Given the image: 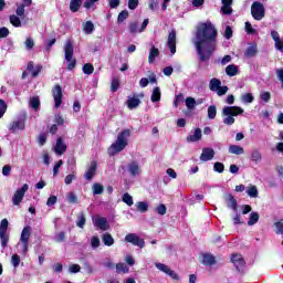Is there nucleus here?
Listing matches in <instances>:
<instances>
[{
    "label": "nucleus",
    "mask_w": 283,
    "mask_h": 283,
    "mask_svg": "<svg viewBox=\"0 0 283 283\" xmlns=\"http://www.w3.org/2000/svg\"><path fill=\"white\" fill-rule=\"evenodd\" d=\"M93 224L96 229H99V231H109V221H107L105 217H93Z\"/></svg>",
    "instance_id": "f8f14e48"
},
{
    "label": "nucleus",
    "mask_w": 283,
    "mask_h": 283,
    "mask_svg": "<svg viewBox=\"0 0 283 283\" xmlns=\"http://www.w3.org/2000/svg\"><path fill=\"white\" fill-rule=\"evenodd\" d=\"M251 14L255 21H262L265 14L264 4L261 2H253L251 6Z\"/></svg>",
    "instance_id": "1a4fd4ad"
},
{
    "label": "nucleus",
    "mask_w": 283,
    "mask_h": 283,
    "mask_svg": "<svg viewBox=\"0 0 283 283\" xmlns=\"http://www.w3.org/2000/svg\"><path fill=\"white\" fill-rule=\"evenodd\" d=\"M155 266L158 271H160L161 273H165L166 275L171 277V280H180L178 274L174 270H171V268H169V265L160 263V262H156Z\"/></svg>",
    "instance_id": "9b49d317"
},
{
    "label": "nucleus",
    "mask_w": 283,
    "mask_h": 283,
    "mask_svg": "<svg viewBox=\"0 0 283 283\" xmlns=\"http://www.w3.org/2000/svg\"><path fill=\"white\" fill-rule=\"evenodd\" d=\"M96 161H92L87 171L84 175L85 180H92L96 176Z\"/></svg>",
    "instance_id": "4be33fe9"
},
{
    "label": "nucleus",
    "mask_w": 283,
    "mask_h": 283,
    "mask_svg": "<svg viewBox=\"0 0 283 283\" xmlns=\"http://www.w3.org/2000/svg\"><path fill=\"white\" fill-rule=\"evenodd\" d=\"M214 156H216V150H213V148L206 147L202 149V153L200 155V160L202 163H209V160H213Z\"/></svg>",
    "instance_id": "2eb2a0df"
},
{
    "label": "nucleus",
    "mask_w": 283,
    "mask_h": 283,
    "mask_svg": "<svg viewBox=\"0 0 283 283\" xmlns=\"http://www.w3.org/2000/svg\"><path fill=\"white\" fill-rule=\"evenodd\" d=\"M198 140H202V130L200 128H197L193 134L187 137V143H198Z\"/></svg>",
    "instance_id": "aec40b11"
},
{
    "label": "nucleus",
    "mask_w": 283,
    "mask_h": 283,
    "mask_svg": "<svg viewBox=\"0 0 283 283\" xmlns=\"http://www.w3.org/2000/svg\"><path fill=\"white\" fill-rule=\"evenodd\" d=\"M11 134H19L25 129V117H18L8 125Z\"/></svg>",
    "instance_id": "423d86ee"
},
{
    "label": "nucleus",
    "mask_w": 283,
    "mask_h": 283,
    "mask_svg": "<svg viewBox=\"0 0 283 283\" xmlns=\"http://www.w3.org/2000/svg\"><path fill=\"white\" fill-rule=\"evenodd\" d=\"M122 201L125 202L128 207H132L134 205V197L129 195L128 192H125L122 197Z\"/></svg>",
    "instance_id": "a18cd8bd"
},
{
    "label": "nucleus",
    "mask_w": 283,
    "mask_h": 283,
    "mask_svg": "<svg viewBox=\"0 0 283 283\" xmlns=\"http://www.w3.org/2000/svg\"><path fill=\"white\" fill-rule=\"evenodd\" d=\"M64 59L66 61V70L70 72L76 67V59H74V43L67 40L64 44Z\"/></svg>",
    "instance_id": "20e7f679"
},
{
    "label": "nucleus",
    "mask_w": 283,
    "mask_h": 283,
    "mask_svg": "<svg viewBox=\"0 0 283 283\" xmlns=\"http://www.w3.org/2000/svg\"><path fill=\"white\" fill-rule=\"evenodd\" d=\"M167 46L170 50V54H176V31H171L168 35Z\"/></svg>",
    "instance_id": "a211bd4d"
},
{
    "label": "nucleus",
    "mask_w": 283,
    "mask_h": 283,
    "mask_svg": "<svg viewBox=\"0 0 283 283\" xmlns=\"http://www.w3.org/2000/svg\"><path fill=\"white\" fill-rule=\"evenodd\" d=\"M28 189H30V186L24 184L21 188L14 191L12 197V205H14V207H19L21 202H23V198H25Z\"/></svg>",
    "instance_id": "6e6552de"
},
{
    "label": "nucleus",
    "mask_w": 283,
    "mask_h": 283,
    "mask_svg": "<svg viewBox=\"0 0 283 283\" xmlns=\"http://www.w3.org/2000/svg\"><path fill=\"white\" fill-rule=\"evenodd\" d=\"M271 38L274 41L275 50H277L279 52H283V40L281 39L280 33L275 30H272Z\"/></svg>",
    "instance_id": "dca6fc26"
},
{
    "label": "nucleus",
    "mask_w": 283,
    "mask_h": 283,
    "mask_svg": "<svg viewBox=\"0 0 283 283\" xmlns=\"http://www.w3.org/2000/svg\"><path fill=\"white\" fill-rule=\"evenodd\" d=\"M66 200L71 205H76V202H78V197H76V193H74V192H69L66 195Z\"/></svg>",
    "instance_id": "8fccbe9b"
},
{
    "label": "nucleus",
    "mask_w": 283,
    "mask_h": 283,
    "mask_svg": "<svg viewBox=\"0 0 283 283\" xmlns=\"http://www.w3.org/2000/svg\"><path fill=\"white\" fill-rule=\"evenodd\" d=\"M129 136H132V130L124 129L117 135L116 142H114L108 148L109 156H116V154H120L127 145H129Z\"/></svg>",
    "instance_id": "f03ea898"
},
{
    "label": "nucleus",
    "mask_w": 283,
    "mask_h": 283,
    "mask_svg": "<svg viewBox=\"0 0 283 283\" xmlns=\"http://www.w3.org/2000/svg\"><path fill=\"white\" fill-rule=\"evenodd\" d=\"M128 17H129V11L127 10L122 11L117 17V23H123V21L127 20Z\"/></svg>",
    "instance_id": "5fc2aeb1"
},
{
    "label": "nucleus",
    "mask_w": 283,
    "mask_h": 283,
    "mask_svg": "<svg viewBox=\"0 0 283 283\" xmlns=\"http://www.w3.org/2000/svg\"><path fill=\"white\" fill-rule=\"evenodd\" d=\"M273 227L276 235H283V219L275 221Z\"/></svg>",
    "instance_id": "58836bf2"
},
{
    "label": "nucleus",
    "mask_w": 283,
    "mask_h": 283,
    "mask_svg": "<svg viewBox=\"0 0 283 283\" xmlns=\"http://www.w3.org/2000/svg\"><path fill=\"white\" fill-rule=\"evenodd\" d=\"M103 191H104L103 185H101V184H94L93 185L94 196H101V193H103Z\"/></svg>",
    "instance_id": "603ef678"
},
{
    "label": "nucleus",
    "mask_w": 283,
    "mask_h": 283,
    "mask_svg": "<svg viewBox=\"0 0 283 283\" xmlns=\"http://www.w3.org/2000/svg\"><path fill=\"white\" fill-rule=\"evenodd\" d=\"M81 6H83V0H71L70 2L71 12H78V10H81Z\"/></svg>",
    "instance_id": "c85d7f7f"
},
{
    "label": "nucleus",
    "mask_w": 283,
    "mask_h": 283,
    "mask_svg": "<svg viewBox=\"0 0 283 283\" xmlns=\"http://www.w3.org/2000/svg\"><path fill=\"white\" fill-rule=\"evenodd\" d=\"M245 193L249 196V198H258V187H255L254 185L248 186Z\"/></svg>",
    "instance_id": "2f4dec72"
},
{
    "label": "nucleus",
    "mask_w": 283,
    "mask_h": 283,
    "mask_svg": "<svg viewBox=\"0 0 283 283\" xmlns=\"http://www.w3.org/2000/svg\"><path fill=\"white\" fill-rule=\"evenodd\" d=\"M202 264L206 266H211V264H216V258L211 254H203Z\"/></svg>",
    "instance_id": "c9c22d12"
},
{
    "label": "nucleus",
    "mask_w": 283,
    "mask_h": 283,
    "mask_svg": "<svg viewBox=\"0 0 283 283\" xmlns=\"http://www.w3.org/2000/svg\"><path fill=\"white\" fill-rule=\"evenodd\" d=\"M53 98H54L55 107L56 108L61 107L63 103V90L61 88V85L54 86Z\"/></svg>",
    "instance_id": "4468645a"
},
{
    "label": "nucleus",
    "mask_w": 283,
    "mask_h": 283,
    "mask_svg": "<svg viewBox=\"0 0 283 283\" xmlns=\"http://www.w3.org/2000/svg\"><path fill=\"white\" fill-rule=\"evenodd\" d=\"M55 242H65V232H59L54 238Z\"/></svg>",
    "instance_id": "69168bd1"
},
{
    "label": "nucleus",
    "mask_w": 283,
    "mask_h": 283,
    "mask_svg": "<svg viewBox=\"0 0 283 283\" xmlns=\"http://www.w3.org/2000/svg\"><path fill=\"white\" fill-rule=\"evenodd\" d=\"M88 242H90L91 248L93 249V251H96V249H98V247H101V238H98L97 235L91 237Z\"/></svg>",
    "instance_id": "4c0bfd02"
},
{
    "label": "nucleus",
    "mask_w": 283,
    "mask_h": 283,
    "mask_svg": "<svg viewBox=\"0 0 283 283\" xmlns=\"http://www.w3.org/2000/svg\"><path fill=\"white\" fill-rule=\"evenodd\" d=\"M253 101H255V97L251 93H244L241 95V103H243L244 105H249L253 103Z\"/></svg>",
    "instance_id": "473e14b6"
},
{
    "label": "nucleus",
    "mask_w": 283,
    "mask_h": 283,
    "mask_svg": "<svg viewBox=\"0 0 283 283\" xmlns=\"http://www.w3.org/2000/svg\"><path fill=\"white\" fill-rule=\"evenodd\" d=\"M84 74H94V65L87 63L83 66Z\"/></svg>",
    "instance_id": "bf43d9fd"
},
{
    "label": "nucleus",
    "mask_w": 283,
    "mask_h": 283,
    "mask_svg": "<svg viewBox=\"0 0 283 283\" xmlns=\"http://www.w3.org/2000/svg\"><path fill=\"white\" fill-rule=\"evenodd\" d=\"M24 45L27 50H32V48H34V40L32 38H27Z\"/></svg>",
    "instance_id": "e2e57ef3"
},
{
    "label": "nucleus",
    "mask_w": 283,
    "mask_h": 283,
    "mask_svg": "<svg viewBox=\"0 0 283 283\" xmlns=\"http://www.w3.org/2000/svg\"><path fill=\"white\" fill-rule=\"evenodd\" d=\"M221 114L223 116L224 125H233L235 123V116L244 114V109L240 106H224Z\"/></svg>",
    "instance_id": "7ed1b4c3"
},
{
    "label": "nucleus",
    "mask_w": 283,
    "mask_h": 283,
    "mask_svg": "<svg viewBox=\"0 0 283 283\" xmlns=\"http://www.w3.org/2000/svg\"><path fill=\"white\" fill-rule=\"evenodd\" d=\"M251 160H253V163H260V160H262V155L260 151L254 150L251 155Z\"/></svg>",
    "instance_id": "052dcab7"
},
{
    "label": "nucleus",
    "mask_w": 283,
    "mask_h": 283,
    "mask_svg": "<svg viewBox=\"0 0 283 283\" xmlns=\"http://www.w3.org/2000/svg\"><path fill=\"white\" fill-rule=\"evenodd\" d=\"M57 198L56 196H51L49 197L48 201H46V206L48 207H54V203L57 202Z\"/></svg>",
    "instance_id": "338daca9"
},
{
    "label": "nucleus",
    "mask_w": 283,
    "mask_h": 283,
    "mask_svg": "<svg viewBox=\"0 0 283 283\" xmlns=\"http://www.w3.org/2000/svg\"><path fill=\"white\" fill-rule=\"evenodd\" d=\"M245 56L248 59H251L258 54V45L256 44H250L247 50L244 51Z\"/></svg>",
    "instance_id": "a878e982"
},
{
    "label": "nucleus",
    "mask_w": 283,
    "mask_h": 283,
    "mask_svg": "<svg viewBox=\"0 0 283 283\" xmlns=\"http://www.w3.org/2000/svg\"><path fill=\"white\" fill-rule=\"evenodd\" d=\"M213 171H216L217 174H223L224 172V164L217 161L213 165Z\"/></svg>",
    "instance_id": "864d4df0"
},
{
    "label": "nucleus",
    "mask_w": 283,
    "mask_h": 283,
    "mask_svg": "<svg viewBox=\"0 0 283 283\" xmlns=\"http://www.w3.org/2000/svg\"><path fill=\"white\" fill-rule=\"evenodd\" d=\"M9 224L8 219H2L0 222V240L2 249L8 247V240H10V234H8Z\"/></svg>",
    "instance_id": "0eeeda50"
},
{
    "label": "nucleus",
    "mask_w": 283,
    "mask_h": 283,
    "mask_svg": "<svg viewBox=\"0 0 283 283\" xmlns=\"http://www.w3.org/2000/svg\"><path fill=\"white\" fill-rule=\"evenodd\" d=\"M9 21L13 28H21V18L19 15H10Z\"/></svg>",
    "instance_id": "79ce46f5"
},
{
    "label": "nucleus",
    "mask_w": 283,
    "mask_h": 283,
    "mask_svg": "<svg viewBox=\"0 0 283 283\" xmlns=\"http://www.w3.org/2000/svg\"><path fill=\"white\" fill-rule=\"evenodd\" d=\"M118 87H120V81L117 77H115L113 78L111 84V92H118Z\"/></svg>",
    "instance_id": "6e6d98bb"
},
{
    "label": "nucleus",
    "mask_w": 283,
    "mask_h": 283,
    "mask_svg": "<svg viewBox=\"0 0 283 283\" xmlns=\"http://www.w3.org/2000/svg\"><path fill=\"white\" fill-rule=\"evenodd\" d=\"M259 220H260V214L258 212H251L248 220V226L253 227L254 224H258Z\"/></svg>",
    "instance_id": "e433bc0d"
},
{
    "label": "nucleus",
    "mask_w": 283,
    "mask_h": 283,
    "mask_svg": "<svg viewBox=\"0 0 283 283\" xmlns=\"http://www.w3.org/2000/svg\"><path fill=\"white\" fill-rule=\"evenodd\" d=\"M192 44L200 61H209L218 48V29L211 20L199 22L196 27Z\"/></svg>",
    "instance_id": "f257e3e1"
},
{
    "label": "nucleus",
    "mask_w": 283,
    "mask_h": 283,
    "mask_svg": "<svg viewBox=\"0 0 283 283\" xmlns=\"http://www.w3.org/2000/svg\"><path fill=\"white\" fill-rule=\"evenodd\" d=\"M159 54H160V51L156 49V46H153L149 51L148 63H154V61H156Z\"/></svg>",
    "instance_id": "f704fd0d"
},
{
    "label": "nucleus",
    "mask_w": 283,
    "mask_h": 283,
    "mask_svg": "<svg viewBox=\"0 0 283 283\" xmlns=\"http://www.w3.org/2000/svg\"><path fill=\"white\" fill-rule=\"evenodd\" d=\"M260 101L262 103H269V101H271V93L265 91V92H261L260 93Z\"/></svg>",
    "instance_id": "3c124183"
},
{
    "label": "nucleus",
    "mask_w": 283,
    "mask_h": 283,
    "mask_svg": "<svg viewBox=\"0 0 283 283\" xmlns=\"http://www.w3.org/2000/svg\"><path fill=\"white\" fill-rule=\"evenodd\" d=\"M156 211L159 216H165V213H167V207L161 203L157 206Z\"/></svg>",
    "instance_id": "680f3d73"
},
{
    "label": "nucleus",
    "mask_w": 283,
    "mask_h": 283,
    "mask_svg": "<svg viewBox=\"0 0 283 283\" xmlns=\"http://www.w3.org/2000/svg\"><path fill=\"white\" fill-rule=\"evenodd\" d=\"M160 97H161L160 87H155L153 90V93H151V96H150L151 103H159Z\"/></svg>",
    "instance_id": "72a5a7b5"
},
{
    "label": "nucleus",
    "mask_w": 283,
    "mask_h": 283,
    "mask_svg": "<svg viewBox=\"0 0 283 283\" xmlns=\"http://www.w3.org/2000/svg\"><path fill=\"white\" fill-rule=\"evenodd\" d=\"M80 272H81V265L72 264L69 266V273H80Z\"/></svg>",
    "instance_id": "0e129e2a"
},
{
    "label": "nucleus",
    "mask_w": 283,
    "mask_h": 283,
    "mask_svg": "<svg viewBox=\"0 0 283 283\" xmlns=\"http://www.w3.org/2000/svg\"><path fill=\"white\" fill-rule=\"evenodd\" d=\"M126 104H127L128 109H136V107H138L140 105V99L136 96L128 97Z\"/></svg>",
    "instance_id": "393cba45"
},
{
    "label": "nucleus",
    "mask_w": 283,
    "mask_h": 283,
    "mask_svg": "<svg viewBox=\"0 0 283 283\" xmlns=\"http://www.w3.org/2000/svg\"><path fill=\"white\" fill-rule=\"evenodd\" d=\"M137 32H140V28H138V22H132L129 24V33L137 34Z\"/></svg>",
    "instance_id": "4d7b16f0"
},
{
    "label": "nucleus",
    "mask_w": 283,
    "mask_h": 283,
    "mask_svg": "<svg viewBox=\"0 0 283 283\" xmlns=\"http://www.w3.org/2000/svg\"><path fill=\"white\" fill-rule=\"evenodd\" d=\"M276 76H277L279 81H281V85L283 87V69L276 70Z\"/></svg>",
    "instance_id": "774afa93"
},
{
    "label": "nucleus",
    "mask_w": 283,
    "mask_h": 283,
    "mask_svg": "<svg viewBox=\"0 0 283 283\" xmlns=\"http://www.w3.org/2000/svg\"><path fill=\"white\" fill-rule=\"evenodd\" d=\"M30 107L36 112L39 107H41V99H39V97H31Z\"/></svg>",
    "instance_id": "c03bdc74"
},
{
    "label": "nucleus",
    "mask_w": 283,
    "mask_h": 283,
    "mask_svg": "<svg viewBox=\"0 0 283 283\" xmlns=\"http://www.w3.org/2000/svg\"><path fill=\"white\" fill-rule=\"evenodd\" d=\"M137 211H139L140 213H147L148 209H149V203H147V201H138L135 205Z\"/></svg>",
    "instance_id": "7c9ffc66"
},
{
    "label": "nucleus",
    "mask_w": 283,
    "mask_h": 283,
    "mask_svg": "<svg viewBox=\"0 0 283 283\" xmlns=\"http://www.w3.org/2000/svg\"><path fill=\"white\" fill-rule=\"evenodd\" d=\"M226 74L228 76H235L238 74V66L235 64H230L226 67Z\"/></svg>",
    "instance_id": "ea45409f"
},
{
    "label": "nucleus",
    "mask_w": 283,
    "mask_h": 283,
    "mask_svg": "<svg viewBox=\"0 0 283 283\" xmlns=\"http://www.w3.org/2000/svg\"><path fill=\"white\" fill-rule=\"evenodd\" d=\"M229 154H234L235 156H241V154H244V148H242L239 145H230Z\"/></svg>",
    "instance_id": "cd10ccee"
},
{
    "label": "nucleus",
    "mask_w": 283,
    "mask_h": 283,
    "mask_svg": "<svg viewBox=\"0 0 283 283\" xmlns=\"http://www.w3.org/2000/svg\"><path fill=\"white\" fill-rule=\"evenodd\" d=\"M54 151L57 156H63L64 151H67V146L63 143V138H57L56 144L54 146Z\"/></svg>",
    "instance_id": "6ab92c4d"
},
{
    "label": "nucleus",
    "mask_w": 283,
    "mask_h": 283,
    "mask_svg": "<svg viewBox=\"0 0 283 283\" xmlns=\"http://www.w3.org/2000/svg\"><path fill=\"white\" fill-rule=\"evenodd\" d=\"M102 241L105 247H114V237H112L108 232L102 235Z\"/></svg>",
    "instance_id": "bb28decb"
},
{
    "label": "nucleus",
    "mask_w": 283,
    "mask_h": 283,
    "mask_svg": "<svg viewBox=\"0 0 283 283\" xmlns=\"http://www.w3.org/2000/svg\"><path fill=\"white\" fill-rule=\"evenodd\" d=\"M231 262L234 264L237 271H242V269H244L245 262L242 254H233L231 256Z\"/></svg>",
    "instance_id": "f3484780"
},
{
    "label": "nucleus",
    "mask_w": 283,
    "mask_h": 283,
    "mask_svg": "<svg viewBox=\"0 0 283 283\" xmlns=\"http://www.w3.org/2000/svg\"><path fill=\"white\" fill-rule=\"evenodd\" d=\"M127 171L132 176V178H138L143 174V169L137 161H132L127 165Z\"/></svg>",
    "instance_id": "ddd939ff"
},
{
    "label": "nucleus",
    "mask_w": 283,
    "mask_h": 283,
    "mask_svg": "<svg viewBox=\"0 0 283 283\" xmlns=\"http://www.w3.org/2000/svg\"><path fill=\"white\" fill-rule=\"evenodd\" d=\"M231 6H233V0H222L221 12L223 14H231L233 12Z\"/></svg>",
    "instance_id": "5701e85b"
},
{
    "label": "nucleus",
    "mask_w": 283,
    "mask_h": 283,
    "mask_svg": "<svg viewBox=\"0 0 283 283\" xmlns=\"http://www.w3.org/2000/svg\"><path fill=\"white\" fill-rule=\"evenodd\" d=\"M125 242L133 244L134 247H138L139 249H145V240L140 239L136 233H128L125 237Z\"/></svg>",
    "instance_id": "9d476101"
},
{
    "label": "nucleus",
    "mask_w": 283,
    "mask_h": 283,
    "mask_svg": "<svg viewBox=\"0 0 283 283\" xmlns=\"http://www.w3.org/2000/svg\"><path fill=\"white\" fill-rule=\"evenodd\" d=\"M229 209H232L234 213H238V200L232 195H228L226 198Z\"/></svg>",
    "instance_id": "b1692460"
},
{
    "label": "nucleus",
    "mask_w": 283,
    "mask_h": 283,
    "mask_svg": "<svg viewBox=\"0 0 283 283\" xmlns=\"http://www.w3.org/2000/svg\"><path fill=\"white\" fill-rule=\"evenodd\" d=\"M30 235H32V227L27 226L23 228L21 235H20V242H29L30 243Z\"/></svg>",
    "instance_id": "412c9836"
},
{
    "label": "nucleus",
    "mask_w": 283,
    "mask_h": 283,
    "mask_svg": "<svg viewBox=\"0 0 283 283\" xmlns=\"http://www.w3.org/2000/svg\"><path fill=\"white\" fill-rule=\"evenodd\" d=\"M18 248L20 249V253L22 255H27L28 254V251L30 249V243L28 241H19L18 243Z\"/></svg>",
    "instance_id": "c756f323"
},
{
    "label": "nucleus",
    "mask_w": 283,
    "mask_h": 283,
    "mask_svg": "<svg viewBox=\"0 0 283 283\" xmlns=\"http://www.w3.org/2000/svg\"><path fill=\"white\" fill-rule=\"evenodd\" d=\"M83 32H85L86 34H92V32H94V23L92 21L84 22Z\"/></svg>",
    "instance_id": "a19ab883"
},
{
    "label": "nucleus",
    "mask_w": 283,
    "mask_h": 283,
    "mask_svg": "<svg viewBox=\"0 0 283 283\" xmlns=\"http://www.w3.org/2000/svg\"><path fill=\"white\" fill-rule=\"evenodd\" d=\"M85 222H86L85 214L83 212H81L77 216L76 226L80 227V229H83V227H85Z\"/></svg>",
    "instance_id": "09e8293b"
},
{
    "label": "nucleus",
    "mask_w": 283,
    "mask_h": 283,
    "mask_svg": "<svg viewBox=\"0 0 283 283\" xmlns=\"http://www.w3.org/2000/svg\"><path fill=\"white\" fill-rule=\"evenodd\" d=\"M11 264L14 266V269H17V266L21 264V256H19V254H13L11 258Z\"/></svg>",
    "instance_id": "13d9d810"
},
{
    "label": "nucleus",
    "mask_w": 283,
    "mask_h": 283,
    "mask_svg": "<svg viewBox=\"0 0 283 283\" xmlns=\"http://www.w3.org/2000/svg\"><path fill=\"white\" fill-rule=\"evenodd\" d=\"M185 103H186L187 109H189V111L196 109V98L187 97Z\"/></svg>",
    "instance_id": "49530a36"
},
{
    "label": "nucleus",
    "mask_w": 283,
    "mask_h": 283,
    "mask_svg": "<svg viewBox=\"0 0 283 283\" xmlns=\"http://www.w3.org/2000/svg\"><path fill=\"white\" fill-rule=\"evenodd\" d=\"M216 116H218V108L216 107V105H211L208 107V118L210 120H213L216 118Z\"/></svg>",
    "instance_id": "37998d69"
},
{
    "label": "nucleus",
    "mask_w": 283,
    "mask_h": 283,
    "mask_svg": "<svg viewBox=\"0 0 283 283\" xmlns=\"http://www.w3.org/2000/svg\"><path fill=\"white\" fill-rule=\"evenodd\" d=\"M209 90L216 92L218 96H224L229 92L228 86H222V82L216 77L211 78L209 82Z\"/></svg>",
    "instance_id": "39448f33"
},
{
    "label": "nucleus",
    "mask_w": 283,
    "mask_h": 283,
    "mask_svg": "<svg viewBox=\"0 0 283 283\" xmlns=\"http://www.w3.org/2000/svg\"><path fill=\"white\" fill-rule=\"evenodd\" d=\"M116 271L117 273H129V266L125 263H117Z\"/></svg>",
    "instance_id": "de8ad7c7"
}]
</instances>
